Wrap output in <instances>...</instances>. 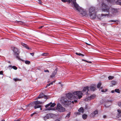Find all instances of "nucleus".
Here are the masks:
<instances>
[{"label": "nucleus", "instance_id": "obj_1", "mask_svg": "<svg viewBox=\"0 0 121 121\" xmlns=\"http://www.w3.org/2000/svg\"><path fill=\"white\" fill-rule=\"evenodd\" d=\"M102 11L108 13V14H102L101 15L102 17L107 16L110 17L111 15H110V13H111L112 15H115L118 12V10L117 9L111 7L108 8L107 5L104 3H102Z\"/></svg>", "mask_w": 121, "mask_h": 121}, {"label": "nucleus", "instance_id": "obj_2", "mask_svg": "<svg viewBox=\"0 0 121 121\" xmlns=\"http://www.w3.org/2000/svg\"><path fill=\"white\" fill-rule=\"evenodd\" d=\"M88 86H86L84 87L83 88V93L81 91H78L74 92H73V96L75 97H77L79 99H80L82 97V95L83 94H86V95L88 94Z\"/></svg>", "mask_w": 121, "mask_h": 121}, {"label": "nucleus", "instance_id": "obj_3", "mask_svg": "<svg viewBox=\"0 0 121 121\" xmlns=\"http://www.w3.org/2000/svg\"><path fill=\"white\" fill-rule=\"evenodd\" d=\"M89 14L90 17L93 19L95 18L96 17L95 9V7H91L89 9Z\"/></svg>", "mask_w": 121, "mask_h": 121}, {"label": "nucleus", "instance_id": "obj_4", "mask_svg": "<svg viewBox=\"0 0 121 121\" xmlns=\"http://www.w3.org/2000/svg\"><path fill=\"white\" fill-rule=\"evenodd\" d=\"M77 101V100H74V101H68L66 98H62L61 100L62 103L65 106L70 104L71 102L73 104L74 102L76 103Z\"/></svg>", "mask_w": 121, "mask_h": 121}, {"label": "nucleus", "instance_id": "obj_5", "mask_svg": "<svg viewBox=\"0 0 121 121\" xmlns=\"http://www.w3.org/2000/svg\"><path fill=\"white\" fill-rule=\"evenodd\" d=\"M12 49L14 52V54L15 56L18 59L21 60L23 61V60H21L19 56V52L18 51V49L16 48L15 47H13L12 48Z\"/></svg>", "mask_w": 121, "mask_h": 121}, {"label": "nucleus", "instance_id": "obj_6", "mask_svg": "<svg viewBox=\"0 0 121 121\" xmlns=\"http://www.w3.org/2000/svg\"><path fill=\"white\" fill-rule=\"evenodd\" d=\"M56 109L58 111L60 112H63L65 110V108L63 107L59 103L57 104Z\"/></svg>", "mask_w": 121, "mask_h": 121}, {"label": "nucleus", "instance_id": "obj_7", "mask_svg": "<svg viewBox=\"0 0 121 121\" xmlns=\"http://www.w3.org/2000/svg\"><path fill=\"white\" fill-rule=\"evenodd\" d=\"M55 105L56 104L55 103H52V102L50 103L49 104L46 105L45 106V107L46 108H47L48 107H49V106H50V107H49L48 108H47L45 109V110H53L52 108H51V107H54L55 106Z\"/></svg>", "mask_w": 121, "mask_h": 121}, {"label": "nucleus", "instance_id": "obj_8", "mask_svg": "<svg viewBox=\"0 0 121 121\" xmlns=\"http://www.w3.org/2000/svg\"><path fill=\"white\" fill-rule=\"evenodd\" d=\"M79 10H77L80 12V13L82 14L83 15L86 17H87L88 16L87 12L86 11L84 10V9H82L80 7L79 8Z\"/></svg>", "mask_w": 121, "mask_h": 121}, {"label": "nucleus", "instance_id": "obj_9", "mask_svg": "<svg viewBox=\"0 0 121 121\" xmlns=\"http://www.w3.org/2000/svg\"><path fill=\"white\" fill-rule=\"evenodd\" d=\"M72 2L75 9L77 10H79V8L80 7L76 3V0H73Z\"/></svg>", "mask_w": 121, "mask_h": 121}, {"label": "nucleus", "instance_id": "obj_10", "mask_svg": "<svg viewBox=\"0 0 121 121\" xmlns=\"http://www.w3.org/2000/svg\"><path fill=\"white\" fill-rule=\"evenodd\" d=\"M66 96L69 99H72L73 97V95L70 93H69L66 94Z\"/></svg>", "mask_w": 121, "mask_h": 121}, {"label": "nucleus", "instance_id": "obj_11", "mask_svg": "<svg viewBox=\"0 0 121 121\" xmlns=\"http://www.w3.org/2000/svg\"><path fill=\"white\" fill-rule=\"evenodd\" d=\"M56 73V71L55 70L54 72H53L52 73V74L50 76V78H53L55 77Z\"/></svg>", "mask_w": 121, "mask_h": 121}, {"label": "nucleus", "instance_id": "obj_12", "mask_svg": "<svg viewBox=\"0 0 121 121\" xmlns=\"http://www.w3.org/2000/svg\"><path fill=\"white\" fill-rule=\"evenodd\" d=\"M44 102H40L39 101H35L33 102V103L35 105L39 104H41L44 103Z\"/></svg>", "mask_w": 121, "mask_h": 121}, {"label": "nucleus", "instance_id": "obj_13", "mask_svg": "<svg viewBox=\"0 0 121 121\" xmlns=\"http://www.w3.org/2000/svg\"><path fill=\"white\" fill-rule=\"evenodd\" d=\"M42 106L41 105H36L34 106V108L35 109H36L38 108H40V110H41L42 109L41 108Z\"/></svg>", "mask_w": 121, "mask_h": 121}, {"label": "nucleus", "instance_id": "obj_14", "mask_svg": "<svg viewBox=\"0 0 121 121\" xmlns=\"http://www.w3.org/2000/svg\"><path fill=\"white\" fill-rule=\"evenodd\" d=\"M43 93H41L39 95V96L37 99H39L43 97Z\"/></svg>", "mask_w": 121, "mask_h": 121}, {"label": "nucleus", "instance_id": "obj_15", "mask_svg": "<svg viewBox=\"0 0 121 121\" xmlns=\"http://www.w3.org/2000/svg\"><path fill=\"white\" fill-rule=\"evenodd\" d=\"M62 1L64 2H68V3H70L71 1H72V0H61Z\"/></svg>", "mask_w": 121, "mask_h": 121}, {"label": "nucleus", "instance_id": "obj_16", "mask_svg": "<svg viewBox=\"0 0 121 121\" xmlns=\"http://www.w3.org/2000/svg\"><path fill=\"white\" fill-rule=\"evenodd\" d=\"M96 89V88L94 86H90V89L92 91H94Z\"/></svg>", "mask_w": 121, "mask_h": 121}, {"label": "nucleus", "instance_id": "obj_17", "mask_svg": "<svg viewBox=\"0 0 121 121\" xmlns=\"http://www.w3.org/2000/svg\"><path fill=\"white\" fill-rule=\"evenodd\" d=\"M116 4L121 5V0H118L116 2Z\"/></svg>", "mask_w": 121, "mask_h": 121}, {"label": "nucleus", "instance_id": "obj_18", "mask_svg": "<svg viewBox=\"0 0 121 121\" xmlns=\"http://www.w3.org/2000/svg\"><path fill=\"white\" fill-rule=\"evenodd\" d=\"M16 23H18L20 24H23L24 23V22L20 21H16Z\"/></svg>", "mask_w": 121, "mask_h": 121}, {"label": "nucleus", "instance_id": "obj_19", "mask_svg": "<svg viewBox=\"0 0 121 121\" xmlns=\"http://www.w3.org/2000/svg\"><path fill=\"white\" fill-rule=\"evenodd\" d=\"M118 112V115L120 117H121V111L120 109H118L117 110Z\"/></svg>", "mask_w": 121, "mask_h": 121}, {"label": "nucleus", "instance_id": "obj_20", "mask_svg": "<svg viewBox=\"0 0 121 121\" xmlns=\"http://www.w3.org/2000/svg\"><path fill=\"white\" fill-rule=\"evenodd\" d=\"M21 44L22 46L25 47L26 49H29L30 48L28 47L27 45L26 44L23 43H22Z\"/></svg>", "mask_w": 121, "mask_h": 121}, {"label": "nucleus", "instance_id": "obj_21", "mask_svg": "<svg viewBox=\"0 0 121 121\" xmlns=\"http://www.w3.org/2000/svg\"><path fill=\"white\" fill-rule=\"evenodd\" d=\"M78 111L80 112L83 113L84 111V109L82 108L81 107L78 109Z\"/></svg>", "mask_w": 121, "mask_h": 121}, {"label": "nucleus", "instance_id": "obj_22", "mask_svg": "<svg viewBox=\"0 0 121 121\" xmlns=\"http://www.w3.org/2000/svg\"><path fill=\"white\" fill-rule=\"evenodd\" d=\"M98 111L97 110H96L95 111L93 112L92 113L93 116H94L96 115V114H97L98 113Z\"/></svg>", "mask_w": 121, "mask_h": 121}, {"label": "nucleus", "instance_id": "obj_23", "mask_svg": "<svg viewBox=\"0 0 121 121\" xmlns=\"http://www.w3.org/2000/svg\"><path fill=\"white\" fill-rule=\"evenodd\" d=\"M9 67H10L11 68H13L15 70H16L17 69V67L15 66H12V65H10L9 66Z\"/></svg>", "mask_w": 121, "mask_h": 121}, {"label": "nucleus", "instance_id": "obj_24", "mask_svg": "<svg viewBox=\"0 0 121 121\" xmlns=\"http://www.w3.org/2000/svg\"><path fill=\"white\" fill-rule=\"evenodd\" d=\"M87 116L85 114H84L82 115V118L84 119H86L87 117Z\"/></svg>", "mask_w": 121, "mask_h": 121}, {"label": "nucleus", "instance_id": "obj_25", "mask_svg": "<svg viewBox=\"0 0 121 121\" xmlns=\"http://www.w3.org/2000/svg\"><path fill=\"white\" fill-rule=\"evenodd\" d=\"M90 100H91V98L90 97H88L86 98L85 99V100L86 101H89Z\"/></svg>", "mask_w": 121, "mask_h": 121}, {"label": "nucleus", "instance_id": "obj_26", "mask_svg": "<svg viewBox=\"0 0 121 121\" xmlns=\"http://www.w3.org/2000/svg\"><path fill=\"white\" fill-rule=\"evenodd\" d=\"M90 97L91 98V99H93L95 98V95L94 94H93L90 96Z\"/></svg>", "mask_w": 121, "mask_h": 121}, {"label": "nucleus", "instance_id": "obj_27", "mask_svg": "<svg viewBox=\"0 0 121 121\" xmlns=\"http://www.w3.org/2000/svg\"><path fill=\"white\" fill-rule=\"evenodd\" d=\"M76 54L77 55H78L79 56H84V55L82 54L81 53H78L77 52L76 53Z\"/></svg>", "mask_w": 121, "mask_h": 121}, {"label": "nucleus", "instance_id": "obj_28", "mask_svg": "<svg viewBox=\"0 0 121 121\" xmlns=\"http://www.w3.org/2000/svg\"><path fill=\"white\" fill-rule=\"evenodd\" d=\"M34 104V103H30L27 106L29 107H32Z\"/></svg>", "mask_w": 121, "mask_h": 121}, {"label": "nucleus", "instance_id": "obj_29", "mask_svg": "<svg viewBox=\"0 0 121 121\" xmlns=\"http://www.w3.org/2000/svg\"><path fill=\"white\" fill-rule=\"evenodd\" d=\"M70 113H69L68 114H67V115L65 117L66 118H68L69 117L70 115Z\"/></svg>", "mask_w": 121, "mask_h": 121}, {"label": "nucleus", "instance_id": "obj_30", "mask_svg": "<svg viewBox=\"0 0 121 121\" xmlns=\"http://www.w3.org/2000/svg\"><path fill=\"white\" fill-rule=\"evenodd\" d=\"M114 77L113 76H110L108 77V78L109 80H112L114 78Z\"/></svg>", "mask_w": 121, "mask_h": 121}, {"label": "nucleus", "instance_id": "obj_31", "mask_svg": "<svg viewBox=\"0 0 121 121\" xmlns=\"http://www.w3.org/2000/svg\"><path fill=\"white\" fill-rule=\"evenodd\" d=\"M111 83L113 85H114L116 83V82L115 81H112L111 82Z\"/></svg>", "mask_w": 121, "mask_h": 121}, {"label": "nucleus", "instance_id": "obj_32", "mask_svg": "<svg viewBox=\"0 0 121 121\" xmlns=\"http://www.w3.org/2000/svg\"><path fill=\"white\" fill-rule=\"evenodd\" d=\"M25 63L29 65L30 63V62L28 60H26L25 62Z\"/></svg>", "mask_w": 121, "mask_h": 121}, {"label": "nucleus", "instance_id": "obj_33", "mask_svg": "<svg viewBox=\"0 0 121 121\" xmlns=\"http://www.w3.org/2000/svg\"><path fill=\"white\" fill-rule=\"evenodd\" d=\"M115 91L116 92H117L118 93H120L119 90L118 89H116L115 90Z\"/></svg>", "mask_w": 121, "mask_h": 121}, {"label": "nucleus", "instance_id": "obj_34", "mask_svg": "<svg viewBox=\"0 0 121 121\" xmlns=\"http://www.w3.org/2000/svg\"><path fill=\"white\" fill-rule=\"evenodd\" d=\"M101 85V82H99V83L97 85V87L98 88H99Z\"/></svg>", "mask_w": 121, "mask_h": 121}, {"label": "nucleus", "instance_id": "obj_35", "mask_svg": "<svg viewBox=\"0 0 121 121\" xmlns=\"http://www.w3.org/2000/svg\"><path fill=\"white\" fill-rule=\"evenodd\" d=\"M37 1L40 4H42V2H41V0H37Z\"/></svg>", "mask_w": 121, "mask_h": 121}, {"label": "nucleus", "instance_id": "obj_36", "mask_svg": "<svg viewBox=\"0 0 121 121\" xmlns=\"http://www.w3.org/2000/svg\"><path fill=\"white\" fill-rule=\"evenodd\" d=\"M74 114L75 115H79L80 114V113L79 112H75L74 113Z\"/></svg>", "mask_w": 121, "mask_h": 121}, {"label": "nucleus", "instance_id": "obj_37", "mask_svg": "<svg viewBox=\"0 0 121 121\" xmlns=\"http://www.w3.org/2000/svg\"><path fill=\"white\" fill-rule=\"evenodd\" d=\"M47 53H44L42 54V56H46L47 55Z\"/></svg>", "mask_w": 121, "mask_h": 121}, {"label": "nucleus", "instance_id": "obj_38", "mask_svg": "<svg viewBox=\"0 0 121 121\" xmlns=\"http://www.w3.org/2000/svg\"><path fill=\"white\" fill-rule=\"evenodd\" d=\"M117 21V20H110L109 21V22H116Z\"/></svg>", "mask_w": 121, "mask_h": 121}, {"label": "nucleus", "instance_id": "obj_39", "mask_svg": "<svg viewBox=\"0 0 121 121\" xmlns=\"http://www.w3.org/2000/svg\"><path fill=\"white\" fill-rule=\"evenodd\" d=\"M118 105L121 107V102H119L118 103Z\"/></svg>", "mask_w": 121, "mask_h": 121}, {"label": "nucleus", "instance_id": "obj_40", "mask_svg": "<svg viewBox=\"0 0 121 121\" xmlns=\"http://www.w3.org/2000/svg\"><path fill=\"white\" fill-rule=\"evenodd\" d=\"M13 80L15 81H18L19 79L17 78H14L13 79Z\"/></svg>", "mask_w": 121, "mask_h": 121}, {"label": "nucleus", "instance_id": "obj_41", "mask_svg": "<svg viewBox=\"0 0 121 121\" xmlns=\"http://www.w3.org/2000/svg\"><path fill=\"white\" fill-rule=\"evenodd\" d=\"M44 71L45 72H49V70H45Z\"/></svg>", "mask_w": 121, "mask_h": 121}, {"label": "nucleus", "instance_id": "obj_42", "mask_svg": "<svg viewBox=\"0 0 121 121\" xmlns=\"http://www.w3.org/2000/svg\"><path fill=\"white\" fill-rule=\"evenodd\" d=\"M3 72L2 71H0V74L3 75Z\"/></svg>", "mask_w": 121, "mask_h": 121}, {"label": "nucleus", "instance_id": "obj_43", "mask_svg": "<svg viewBox=\"0 0 121 121\" xmlns=\"http://www.w3.org/2000/svg\"><path fill=\"white\" fill-rule=\"evenodd\" d=\"M44 98L46 99H47V96L46 95H44Z\"/></svg>", "mask_w": 121, "mask_h": 121}, {"label": "nucleus", "instance_id": "obj_44", "mask_svg": "<svg viewBox=\"0 0 121 121\" xmlns=\"http://www.w3.org/2000/svg\"><path fill=\"white\" fill-rule=\"evenodd\" d=\"M30 54L32 56H34V53H30Z\"/></svg>", "mask_w": 121, "mask_h": 121}, {"label": "nucleus", "instance_id": "obj_45", "mask_svg": "<svg viewBox=\"0 0 121 121\" xmlns=\"http://www.w3.org/2000/svg\"><path fill=\"white\" fill-rule=\"evenodd\" d=\"M107 90H105H105H101V91L102 92H105V91H106Z\"/></svg>", "mask_w": 121, "mask_h": 121}, {"label": "nucleus", "instance_id": "obj_46", "mask_svg": "<svg viewBox=\"0 0 121 121\" xmlns=\"http://www.w3.org/2000/svg\"><path fill=\"white\" fill-rule=\"evenodd\" d=\"M85 61H86V62H88V63H91V62L90 61H87V60H85Z\"/></svg>", "mask_w": 121, "mask_h": 121}, {"label": "nucleus", "instance_id": "obj_47", "mask_svg": "<svg viewBox=\"0 0 121 121\" xmlns=\"http://www.w3.org/2000/svg\"><path fill=\"white\" fill-rule=\"evenodd\" d=\"M50 85V83L49 84H47V86H46V87H48V86H49Z\"/></svg>", "mask_w": 121, "mask_h": 121}, {"label": "nucleus", "instance_id": "obj_48", "mask_svg": "<svg viewBox=\"0 0 121 121\" xmlns=\"http://www.w3.org/2000/svg\"><path fill=\"white\" fill-rule=\"evenodd\" d=\"M106 0L108 1V2H111V0Z\"/></svg>", "mask_w": 121, "mask_h": 121}, {"label": "nucleus", "instance_id": "obj_49", "mask_svg": "<svg viewBox=\"0 0 121 121\" xmlns=\"http://www.w3.org/2000/svg\"><path fill=\"white\" fill-rule=\"evenodd\" d=\"M35 114V113H32L31 114V116H33V115H34Z\"/></svg>", "mask_w": 121, "mask_h": 121}, {"label": "nucleus", "instance_id": "obj_50", "mask_svg": "<svg viewBox=\"0 0 121 121\" xmlns=\"http://www.w3.org/2000/svg\"><path fill=\"white\" fill-rule=\"evenodd\" d=\"M106 116H105V115H104V116H103V117L104 118H106Z\"/></svg>", "mask_w": 121, "mask_h": 121}, {"label": "nucleus", "instance_id": "obj_51", "mask_svg": "<svg viewBox=\"0 0 121 121\" xmlns=\"http://www.w3.org/2000/svg\"><path fill=\"white\" fill-rule=\"evenodd\" d=\"M52 82L51 83H50V85H51H51L52 84L53 82Z\"/></svg>", "mask_w": 121, "mask_h": 121}, {"label": "nucleus", "instance_id": "obj_52", "mask_svg": "<svg viewBox=\"0 0 121 121\" xmlns=\"http://www.w3.org/2000/svg\"><path fill=\"white\" fill-rule=\"evenodd\" d=\"M43 27V26H41L39 27V29H41V28L42 27Z\"/></svg>", "mask_w": 121, "mask_h": 121}, {"label": "nucleus", "instance_id": "obj_53", "mask_svg": "<svg viewBox=\"0 0 121 121\" xmlns=\"http://www.w3.org/2000/svg\"><path fill=\"white\" fill-rule=\"evenodd\" d=\"M85 43H86V44H87L88 45H91L90 44L88 43H87L86 42Z\"/></svg>", "mask_w": 121, "mask_h": 121}, {"label": "nucleus", "instance_id": "obj_54", "mask_svg": "<svg viewBox=\"0 0 121 121\" xmlns=\"http://www.w3.org/2000/svg\"><path fill=\"white\" fill-rule=\"evenodd\" d=\"M114 92V90H112V91H111V92L112 93H113Z\"/></svg>", "mask_w": 121, "mask_h": 121}, {"label": "nucleus", "instance_id": "obj_55", "mask_svg": "<svg viewBox=\"0 0 121 121\" xmlns=\"http://www.w3.org/2000/svg\"><path fill=\"white\" fill-rule=\"evenodd\" d=\"M55 121H60L58 119H57Z\"/></svg>", "mask_w": 121, "mask_h": 121}, {"label": "nucleus", "instance_id": "obj_56", "mask_svg": "<svg viewBox=\"0 0 121 121\" xmlns=\"http://www.w3.org/2000/svg\"><path fill=\"white\" fill-rule=\"evenodd\" d=\"M82 60L83 61H85V60H84V59H82Z\"/></svg>", "mask_w": 121, "mask_h": 121}, {"label": "nucleus", "instance_id": "obj_57", "mask_svg": "<svg viewBox=\"0 0 121 121\" xmlns=\"http://www.w3.org/2000/svg\"><path fill=\"white\" fill-rule=\"evenodd\" d=\"M1 121H5L4 120H3Z\"/></svg>", "mask_w": 121, "mask_h": 121}, {"label": "nucleus", "instance_id": "obj_58", "mask_svg": "<svg viewBox=\"0 0 121 121\" xmlns=\"http://www.w3.org/2000/svg\"><path fill=\"white\" fill-rule=\"evenodd\" d=\"M102 18V17H101V18H100V19H101V18Z\"/></svg>", "mask_w": 121, "mask_h": 121}]
</instances>
